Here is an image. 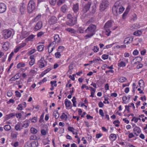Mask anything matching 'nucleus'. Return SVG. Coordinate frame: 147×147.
<instances>
[{"mask_svg": "<svg viewBox=\"0 0 147 147\" xmlns=\"http://www.w3.org/2000/svg\"><path fill=\"white\" fill-rule=\"evenodd\" d=\"M124 9L121 3L119 1H117L114 4L112 9V11L115 16H117L118 14L122 13Z\"/></svg>", "mask_w": 147, "mask_h": 147, "instance_id": "obj_1", "label": "nucleus"}, {"mask_svg": "<svg viewBox=\"0 0 147 147\" xmlns=\"http://www.w3.org/2000/svg\"><path fill=\"white\" fill-rule=\"evenodd\" d=\"M96 26L93 24H90L85 30L84 32L86 34L85 37L87 38H90L95 34Z\"/></svg>", "mask_w": 147, "mask_h": 147, "instance_id": "obj_2", "label": "nucleus"}, {"mask_svg": "<svg viewBox=\"0 0 147 147\" xmlns=\"http://www.w3.org/2000/svg\"><path fill=\"white\" fill-rule=\"evenodd\" d=\"M112 26V23L111 20H109L106 22L104 26V28L105 30V34L109 36L110 35L111 31L110 28Z\"/></svg>", "mask_w": 147, "mask_h": 147, "instance_id": "obj_3", "label": "nucleus"}, {"mask_svg": "<svg viewBox=\"0 0 147 147\" xmlns=\"http://www.w3.org/2000/svg\"><path fill=\"white\" fill-rule=\"evenodd\" d=\"M36 4L33 1H29L27 7V10L28 12L30 13H32L35 9Z\"/></svg>", "mask_w": 147, "mask_h": 147, "instance_id": "obj_4", "label": "nucleus"}, {"mask_svg": "<svg viewBox=\"0 0 147 147\" xmlns=\"http://www.w3.org/2000/svg\"><path fill=\"white\" fill-rule=\"evenodd\" d=\"M108 2L105 1H102L100 5V11L104 10L108 6Z\"/></svg>", "mask_w": 147, "mask_h": 147, "instance_id": "obj_5", "label": "nucleus"}, {"mask_svg": "<svg viewBox=\"0 0 147 147\" xmlns=\"http://www.w3.org/2000/svg\"><path fill=\"white\" fill-rule=\"evenodd\" d=\"M12 32L11 31L8 30H5L3 32V35L5 39H7L11 36Z\"/></svg>", "mask_w": 147, "mask_h": 147, "instance_id": "obj_6", "label": "nucleus"}, {"mask_svg": "<svg viewBox=\"0 0 147 147\" xmlns=\"http://www.w3.org/2000/svg\"><path fill=\"white\" fill-rule=\"evenodd\" d=\"M38 64L39 67L42 68L45 67V65H47V62L44 59V58L42 57L40 60L38 61Z\"/></svg>", "mask_w": 147, "mask_h": 147, "instance_id": "obj_7", "label": "nucleus"}, {"mask_svg": "<svg viewBox=\"0 0 147 147\" xmlns=\"http://www.w3.org/2000/svg\"><path fill=\"white\" fill-rule=\"evenodd\" d=\"M76 17H74V18L69 20V21L67 22L66 24L67 25L69 26H72L76 24Z\"/></svg>", "mask_w": 147, "mask_h": 147, "instance_id": "obj_8", "label": "nucleus"}, {"mask_svg": "<svg viewBox=\"0 0 147 147\" xmlns=\"http://www.w3.org/2000/svg\"><path fill=\"white\" fill-rule=\"evenodd\" d=\"M56 43L57 42L54 41L49 45L48 46V52L49 53H51L53 51Z\"/></svg>", "mask_w": 147, "mask_h": 147, "instance_id": "obj_9", "label": "nucleus"}, {"mask_svg": "<svg viewBox=\"0 0 147 147\" xmlns=\"http://www.w3.org/2000/svg\"><path fill=\"white\" fill-rule=\"evenodd\" d=\"M57 19L55 17L53 16L49 19V22L50 25H53L57 22Z\"/></svg>", "mask_w": 147, "mask_h": 147, "instance_id": "obj_10", "label": "nucleus"}, {"mask_svg": "<svg viewBox=\"0 0 147 147\" xmlns=\"http://www.w3.org/2000/svg\"><path fill=\"white\" fill-rule=\"evenodd\" d=\"M91 4V2L89 1L87 4H86L83 9V10L84 12H86L89 10Z\"/></svg>", "mask_w": 147, "mask_h": 147, "instance_id": "obj_11", "label": "nucleus"}, {"mask_svg": "<svg viewBox=\"0 0 147 147\" xmlns=\"http://www.w3.org/2000/svg\"><path fill=\"white\" fill-rule=\"evenodd\" d=\"M42 26V23L41 21H39L37 22L34 28L35 31L40 30Z\"/></svg>", "mask_w": 147, "mask_h": 147, "instance_id": "obj_12", "label": "nucleus"}, {"mask_svg": "<svg viewBox=\"0 0 147 147\" xmlns=\"http://www.w3.org/2000/svg\"><path fill=\"white\" fill-rule=\"evenodd\" d=\"M6 7L5 5L3 3H0V13H3L6 10Z\"/></svg>", "mask_w": 147, "mask_h": 147, "instance_id": "obj_13", "label": "nucleus"}, {"mask_svg": "<svg viewBox=\"0 0 147 147\" xmlns=\"http://www.w3.org/2000/svg\"><path fill=\"white\" fill-rule=\"evenodd\" d=\"M133 38L132 37H129L126 38L124 41L125 44H128L131 43L133 40Z\"/></svg>", "mask_w": 147, "mask_h": 147, "instance_id": "obj_14", "label": "nucleus"}, {"mask_svg": "<svg viewBox=\"0 0 147 147\" xmlns=\"http://www.w3.org/2000/svg\"><path fill=\"white\" fill-rule=\"evenodd\" d=\"M69 9V7L66 5H64L61 8V11L64 13H66Z\"/></svg>", "mask_w": 147, "mask_h": 147, "instance_id": "obj_15", "label": "nucleus"}, {"mask_svg": "<svg viewBox=\"0 0 147 147\" xmlns=\"http://www.w3.org/2000/svg\"><path fill=\"white\" fill-rule=\"evenodd\" d=\"M9 46V43L8 42H6L3 43L2 45V48L4 50L6 51L8 49Z\"/></svg>", "mask_w": 147, "mask_h": 147, "instance_id": "obj_16", "label": "nucleus"}, {"mask_svg": "<svg viewBox=\"0 0 147 147\" xmlns=\"http://www.w3.org/2000/svg\"><path fill=\"white\" fill-rule=\"evenodd\" d=\"M26 7L25 4L22 3L20 5V11L21 14H23L25 12Z\"/></svg>", "mask_w": 147, "mask_h": 147, "instance_id": "obj_17", "label": "nucleus"}, {"mask_svg": "<svg viewBox=\"0 0 147 147\" xmlns=\"http://www.w3.org/2000/svg\"><path fill=\"white\" fill-rule=\"evenodd\" d=\"M133 131L135 132L134 134L136 136H138V134L141 132L140 128L137 126H136L134 128Z\"/></svg>", "mask_w": 147, "mask_h": 147, "instance_id": "obj_18", "label": "nucleus"}, {"mask_svg": "<svg viewBox=\"0 0 147 147\" xmlns=\"http://www.w3.org/2000/svg\"><path fill=\"white\" fill-rule=\"evenodd\" d=\"M20 73H17L16 75H15L14 76L12 77L9 80V81H15V80L18 79L20 77V76H19Z\"/></svg>", "mask_w": 147, "mask_h": 147, "instance_id": "obj_19", "label": "nucleus"}, {"mask_svg": "<svg viewBox=\"0 0 147 147\" xmlns=\"http://www.w3.org/2000/svg\"><path fill=\"white\" fill-rule=\"evenodd\" d=\"M129 9L130 7H128L122 15V18L123 19H125L126 18V17L129 12Z\"/></svg>", "mask_w": 147, "mask_h": 147, "instance_id": "obj_20", "label": "nucleus"}, {"mask_svg": "<svg viewBox=\"0 0 147 147\" xmlns=\"http://www.w3.org/2000/svg\"><path fill=\"white\" fill-rule=\"evenodd\" d=\"M73 9L74 12L76 13L79 10V5L78 3H76L73 5Z\"/></svg>", "mask_w": 147, "mask_h": 147, "instance_id": "obj_21", "label": "nucleus"}, {"mask_svg": "<svg viewBox=\"0 0 147 147\" xmlns=\"http://www.w3.org/2000/svg\"><path fill=\"white\" fill-rule=\"evenodd\" d=\"M74 66V63L73 62L70 63V65L69 66V70L67 71V73H69L71 74V73L72 70L73 69Z\"/></svg>", "mask_w": 147, "mask_h": 147, "instance_id": "obj_22", "label": "nucleus"}, {"mask_svg": "<svg viewBox=\"0 0 147 147\" xmlns=\"http://www.w3.org/2000/svg\"><path fill=\"white\" fill-rule=\"evenodd\" d=\"M54 41L59 43L61 41V39L59 38V36L58 34H55L54 36Z\"/></svg>", "mask_w": 147, "mask_h": 147, "instance_id": "obj_23", "label": "nucleus"}, {"mask_svg": "<svg viewBox=\"0 0 147 147\" xmlns=\"http://www.w3.org/2000/svg\"><path fill=\"white\" fill-rule=\"evenodd\" d=\"M22 125V123L21 122H18L15 126V129L16 130H20L22 129V128H21Z\"/></svg>", "mask_w": 147, "mask_h": 147, "instance_id": "obj_24", "label": "nucleus"}, {"mask_svg": "<svg viewBox=\"0 0 147 147\" xmlns=\"http://www.w3.org/2000/svg\"><path fill=\"white\" fill-rule=\"evenodd\" d=\"M35 36L32 34L29 36L28 38L25 39V41L26 42H28L29 41H31L34 38Z\"/></svg>", "mask_w": 147, "mask_h": 147, "instance_id": "obj_25", "label": "nucleus"}, {"mask_svg": "<svg viewBox=\"0 0 147 147\" xmlns=\"http://www.w3.org/2000/svg\"><path fill=\"white\" fill-rule=\"evenodd\" d=\"M15 116V113H11L7 115L6 116L5 118L6 120H8L11 117H13Z\"/></svg>", "mask_w": 147, "mask_h": 147, "instance_id": "obj_26", "label": "nucleus"}, {"mask_svg": "<svg viewBox=\"0 0 147 147\" xmlns=\"http://www.w3.org/2000/svg\"><path fill=\"white\" fill-rule=\"evenodd\" d=\"M65 104L66 107H70L71 102L66 99L65 100Z\"/></svg>", "mask_w": 147, "mask_h": 147, "instance_id": "obj_27", "label": "nucleus"}, {"mask_svg": "<svg viewBox=\"0 0 147 147\" xmlns=\"http://www.w3.org/2000/svg\"><path fill=\"white\" fill-rule=\"evenodd\" d=\"M65 30L71 33H75L76 32V31L75 30L72 28H67L65 29Z\"/></svg>", "mask_w": 147, "mask_h": 147, "instance_id": "obj_28", "label": "nucleus"}, {"mask_svg": "<svg viewBox=\"0 0 147 147\" xmlns=\"http://www.w3.org/2000/svg\"><path fill=\"white\" fill-rule=\"evenodd\" d=\"M44 46L43 45H41L38 46L37 47L38 51L40 52L42 51L44 49Z\"/></svg>", "mask_w": 147, "mask_h": 147, "instance_id": "obj_29", "label": "nucleus"}, {"mask_svg": "<svg viewBox=\"0 0 147 147\" xmlns=\"http://www.w3.org/2000/svg\"><path fill=\"white\" fill-rule=\"evenodd\" d=\"M118 66L120 67H125L126 66L125 63L123 61H121L118 63Z\"/></svg>", "mask_w": 147, "mask_h": 147, "instance_id": "obj_30", "label": "nucleus"}, {"mask_svg": "<svg viewBox=\"0 0 147 147\" xmlns=\"http://www.w3.org/2000/svg\"><path fill=\"white\" fill-rule=\"evenodd\" d=\"M25 66V64L23 62H20L18 64L17 66L18 68H20L21 67H24Z\"/></svg>", "mask_w": 147, "mask_h": 147, "instance_id": "obj_31", "label": "nucleus"}, {"mask_svg": "<svg viewBox=\"0 0 147 147\" xmlns=\"http://www.w3.org/2000/svg\"><path fill=\"white\" fill-rule=\"evenodd\" d=\"M32 147H37L38 146V143L37 141H33L31 143Z\"/></svg>", "mask_w": 147, "mask_h": 147, "instance_id": "obj_32", "label": "nucleus"}, {"mask_svg": "<svg viewBox=\"0 0 147 147\" xmlns=\"http://www.w3.org/2000/svg\"><path fill=\"white\" fill-rule=\"evenodd\" d=\"M68 117L67 115L65 114V113H62V115L60 116V118L61 119H65V120H66L67 118Z\"/></svg>", "mask_w": 147, "mask_h": 147, "instance_id": "obj_33", "label": "nucleus"}, {"mask_svg": "<svg viewBox=\"0 0 147 147\" xmlns=\"http://www.w3.org/2000/svg\"><path fill=\"white\" fill-rule=\"evenodd\" d=\"M127 80V79L124 77H121L119 79L118 81L120 82H125Z\"/></svg>", "mask_w": 147, "mask_h": 147, "instance_id": "obj_34", "label": "nucleus"}, {"mask_svg": "<svg viewBox=\"0 0 147 147\" xmlns=\"http://www.w3.org/2000/svg\"><path fill=\"white\" fill-rule=\"evenodd\" d=\"M30 132L33 134H36L38 132L37 130L35 128L32 127L30 129Z\"/></svg>", "mask_w": 147, "mask_h": 147, "instance_id": "obj_35", "label": "nucleus"}, {"mask_svg": "<svg viewBox=\"0 0 147 147\" xmlns=\"http://www.w3.org/2000/svg\"><path fill=\"white\" fill-rule=\"evenodd\" d=\"M4 129L6 131H9L11 129V126L8 125H6L4 126Z\"/></svg>", "mask_w": 147, "mask_h": 147, "instance_id": "obj_36", "label": "nucleus"}, {"mask_svg": "<svg viewBox=\"0 0 147 147\" xmlns=\"http://www.w3.org/2000/svg\"><path fill=\"white\" fill-rule=\"evenodd\" d=\"M53 115L54 117H55L56 119H58L59 115V114L58 113L57 111H55L54 112Z\"/></svg>", "mask_w": 147, "mask_h": 147, "instance_id": "obj_37", "label": "nucleus"}, {"mask_svg": "<svg viewBox=\"0 0 147 147\" xmlns=\"http://www.w3.org/2000/svg\"><path fill=\"white\" fill-rule=\"evenodd\" d=\"M110 137L112 138L111 140L113 141L116 140L117 138L115 134H111L110 136Z\"/></svg>", "mask_w": 147, "mask_h": 147, "instance_id": "obj_38", "label": "nucleus"}, {"mask_svg": "<svg viewBox=\"0 0 147 147\" xmlns=\"http://www.w3.org/2000/svg\"><path fill=\"white\" fill-rule=\"evenodd\" d=\"M142 34V32L140 30H138L137 31L135 32L133 34L134 35L136 36H139L140 35Z\"/></svg>", "mask_w": 147, "mask_h": 147, "instance_id": "obj_39", "label": "nucleus"}, {"mask_svg": "<svg viewBox=\"0 0 147 147\" xmlns=\"http://www.w3.org/2000/svg\"><path fill=\"white\" fill-rule=\"evenodd\" d=\"M144 82L143 80H141L139 81L138 84L140 88L142 87L144 85Z\"/></svg>", "mask_w": 147, "mask_h": 147, "instance_id": "obj_40", "label": "nucleus"}, {"mask_svg": "<svg viewBox=\"0 0 147 147\" xmlns=\"http://www.w3.org/2000/svg\"><path fill=\"white\" fill-rule=\"evenodd\" d=\"M91 8V11L90 13H91V14H93L95 13L96 10V8L95 6H92Z\"/></svg>", "mask_w": 147, "mask_h": 147, "instance_id": "obj_41", "label": "nucleus"}, {"mask_svg": "<svg viewBox=\"0 0 147 147\" xmlns=\"http://www.w3.org/2000/svg\"><path fill=\"white\" fill-rule=\"evenodd\" d=\"M57 0H49L50 4L52 5H54L56 3Z\"/></svg>", "mask_w": 147, "mask_h": 147, "instance_id": "obj_42", "label": "nucleus"}, {"mask_svg": "<svg viewBox=\"0 0 147 147\" xmlns=\"http://www.w3.org/2000/svg\"><path fill=\"white\" fill-rule=\"evenodd\" d=\"M51 69L50 68H48L46 69L45 70V71H43V72H42V74H43V75H44L47 72H49V71H50Z\"/></svg>", "mask_w": 147, "mask_h": 147, "instance_id": "obj_43", "label": "nucleus"}, {"mask_svg": "<svg viewBox=\"0 0 147 147\" xmlns=\"http://www.w3.org/2000/svg\"><path fill=\"white\" fill-rule=\"evenodd\" d=\"M130 98V95H129L127 96V97H126V96H123L122 98L123 100L124 101H126V100H127L128 99V100H129Z\"/></svg>", "mask_w": 147, "mask_h": 147, "instance_id": "obj_44", "label": "nucleus"}, {"mask_svg": "<svg viewBox=\"0 0 147 147\" xmlns=\"http://www.w3.org/2000/svg\"><path fill=\"white\" fill-rule=\"evenodd\" d=\"M64 48L65 47L63 46H59L58 48V51L60 52H62Z\"/></svg>", "mask_w": 147, "mask_h": 147, "instance_id": "obj_45", "label": "nucleus"}, {"mask_svg": "<svg viewBox=\"0 0 147 147\" xmlns=\"http://www.w3.org/2000/svg\"><path fill=\"white\" fill-rule=\"evenodd\" d=\"M60 52H57L55 53V56L56 58H59L61 56V54L60 53Z\"/></svg>", "mask_w": 147, "mask_h": 147, "instance_id": "obj_46", "label": "nucleus"}, {"mask_svg": "<svg viewBox=\"0 0 147 147\" xmlns=\"http://www.w3.org/2000/svg\"><path fill=\"white\" fill-rule=\"evenodd\" d=\"M14 55V53L13 52H12L11 53V54H10L9 57V58H8V61H10L11 60V59L12 58V57L13 56V55Z\"/></svg>", "mask_w": 147, "mask_h": 147, "instance_id": "obj_47", "label": "nucleus"}, {"mask_svg": "<svg viewBox=\"0 0 147 147\" xmlns=\"http://www.w3.org/2000/svg\"><path fill=\"white\" fill-rule=\"evenodd\" d=\"M64 2L62 0H59L57 2V5L58 6H60L62 4L64 3Z\"/></svg>", "mask_w": 147, "mask_h": 147, "instance_id": "obj_48", "label": "nucleus"}, {"mask_svg": "<svg viewBox=\"0 0 147 147\" xmlns=\"http://www.w3.org/2000/svg\"><path fill=\"white\" fill-rule=\"evenodd\" d=\"M109 55H108L104 54L102 55V58L104 60H105L108 59L109 57Z\"/></svg>", "mask_w": 147, "mask_h": 147, "instance_id": "obj_49", "label": "nucleus"}, {"mask_svg": "<svg viewBox=\"0 0 147 147\" xmlns=\"http://www.w3.org/2000/svg\"><path fill=\"white\" fill-rule=\"evenodd\" d=\"M23 107L22 104H20L18 106V107L17 108V109L18 110H22Z\"/></svg>", "mask_w": 147, "mask_h": 147, "instance_id": "obj_50", "label": "nucleus"}, {"mask_svg": "<svg viewBox=\"0 0 147 147\" xmlns=\"http://www.w3.org/2000/svg\"><path fill=\"white\" fill-rule=\"evenodd\" d=\"M37 121V118L35 117H34L31 119V121L32 123H35Z\"/></svg>", "mask_w": 147, "mask_h": 147, "instance_id": "obj_51", "label": "nucleus"}, {"mask_svg": "<svg viewBox=\"0 0 147 147\" xmlns=\"http://www.w3.org/2000/svg\"><path fill=\"white\" fill-rule=\"evenodd\" d=\"M41 133L42 135L45 136L47 132L45 130L42 129L41 130Z\"/></svg>", "mask_w": 147, "mask_h": 147, "instance_id": "obj_52", "label": "nucleus"}, {"mask_svg": "<svg viewBox=\"0 0 147 147\" xmlns=\"http://www.w3.org/2000/svg\"><path fill=\"white\" fill-rule=\"evenodd\" d=\"M16 96L17 97H20L21 96V93L17 91H15Z\"/></svg>", "mask_w": 147, "mask_h": 147, "instance_id": "obj_53", "label": "nucleus"}, {"mask_svg": "<svg viewBox=\"0 0 147 147\" xmlns=\"http://www.w3.org/2000/svg\"><path fill=\"white\" fill-rule=\"evenodd\" d=\"M93 50L94 52H97L99 50V48L97 46H94Z\"/></svg>", "mask_w": 147, "mask_h": 147, "instance_id": "obj_54", "label": "nucleus"}, {"mask_svg": "<svg viewBox=\"0 0 147 147\" xmlns=\"http://www.w3.org/2000/svg\"><path fill=\"white\" fill-rule=\"evenodd\" d=\"M99 113L100 115H101L102 117L104 116V113L103 112V111L102 109H100L99 111Z\"/></svg>", "mask_w": 147, "mask_h": 147, "instance_id": "obj_55", "label": "nucleus"}, {"mask_svg": "<svg viewBox=\"0 0 147 147\" xmlns=\"http://www.w3.org/2000/svg\"><path fill=\"white\" fill-rule=\"evenodd\" d=\"M56 82H57L55 81H51L50 83L51 84V86H52L53 84H54V86L56 87L57 86V84H56Z\"/></svg>", "mask_w": 147, "mask_h": 147, "instance_id": "obj_56", "label": "nucleus"}, {"mask_svg": "<svg viewBox=\"0 0 147 147\" xmlns=\"http://www.w3.org/2000/svg\"><path fill=\"white\" fill-rule=\"evenodd\" d=\"M35 62V60H32L30 61L29 64L31 66L33 65Z\"/></svg>", "mask_w": 147, "mask_h": 147, "instance_id": "obj_57", "label": "nucleus"}, {"mask_svg": "<svg viewBox=\"0 0 147 147\" xmlns=\"http://www.w3.org/2000/svg\"><path fill=\"white\" fill-rule=\"evenodd\" d=\"M15 115H16V117L17 118H19V119H20L21 118L22 115L20 113H18V114H15Z\"/></svg>", "mask_w": 147, "mask_h": 147, "instance_id": "obj_58", "label": "nucleus"}, {"mask_svg": "<svg viewBox=\"0 0 147 147\" xmlns=\"http://www.w3.org/2000/svg\"><path fill=\"white\" fill-rule=\"evenodd\" d=\"M96 90H94V91L91 92V95L90 96V97H94V94Z\"/></svg>", "mask_w": 147, "mask_h": 147, "instance_id": "obj_59", "label": "nucleus"}, {"mask_svg": "<svg viewBox=\"0 0 147 147\" xmlns=\"http://www.w3.org/2000/svg\"><path fill=\"white\" fill-rule=\"evenodd\" d=\"M29 126V124L28 123H26L24 124L23 125H22V127H24L25 128H27Z\"/></svg>", "mask_w": 147, "mask_h": 147, "instance_id": "obj_60", "label": "nucleus"}, {"mask_svg": "<svg viewBox=\"0 0 147 147\" xmlns=\"http://www.w3.org/2000/svg\"><path fill=\"white\" fill-rule=\"evenodd\" d=\"M113 45V44H112L109 45H107L105 47L104 49H108V48H110Z\"/></svg>", "mask_w": 147, "mask_h": 147, "instance_id": "obj_61", "label": "nucleus"}, {"mask_svg": "<svg viewBox=\"0 0 147 147\" xmlns=\"http://www.w3.org/2000/svg\"><path fill=\"white\" fill-rule=\"evenodd\" d=\"M138 54V51L137 50H135L133 52V54L134 55H136Z\"/></svg>", "mask_w": 147, "mask_h": 147, "instance_id": "obj_62", "label": "nucleus"}, {"mask_svg": "<svg viewBox=\"0 0 147 147\" xmlns=\"http://www.w3.org/2000/svg\"><path fill=\"white\" fill-rule=\"evenodd\" d=\"M44 34V32H40L37 34V36L38 37H40L43 35Z\"/></svg>", "mask_w": 147, "mask_h": 147, "instance_id": "obj_63", "label": "nucleus"}, {"mask_svg": "<svg viewBox=\"0 0 147 147\" xmlns=\"http://www.w3.org/2000/svg\"><path fill=\"white\" fill-rule=\"evenodd\" d=\"M98 106L102 108L104 106V105L102 102H100L98 103Z\"/></svg>", "mask_w": 147, "mask_h": 147, "instance_id": "obj_64", "label": "nucleus"}]
</instances>
